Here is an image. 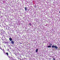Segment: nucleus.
<instances>
[{
	"instance_id": "1",
	"label": "nucleus",
	"mask_w": 60,
	"mask_h": 60,
	"mask_svg": "<svg viewBox=\"0 0 60 60\" xmlns=\"http://www.w3.org/2000/svg\"><path fill=\"white\" fill-rule=\"evenodd\" d=\"M52 48H55V49H57L58 48V47H57L56 46V45L55 46L54 45H53L52 46Z\"/></svg>"
},
{
	"instance_id": "2",
	"label": "nucleus",
	"mask_w": 60,
	"mask_h": 60,
	"mask_svg": "<svg viewBox=\"0 0 60 60\" xmlns=\"http://www.w3.org/2000/svg\"><path fill=\"white\" fill-rule=\"evenodd\" d=\"M9 40L10 41H12V38H9Z\"/></svg>"
},
{
	"instance_id": "3",
	"label": "nucleus",
	"mask_w": 60,
	"mask_h": 60,
	"mask_svg": "<svg viewBox=\"0 0 60 60\" xmlns=\"http://www.w3.org/2000/svg\"><path fill=\"white\" fill-rule=\"evenodd\" d=\"M11 43L13 44H14V41H11Z\"/></svg>"
},
{
	"instance_id": "4",
	"label": "nucleus",
	"mask_w": 60,
	"mask_h": 60,
	"mask_svg": "<svg viewBox=\"0 0 60 60\" xmlns=\"http://www.w3.org/2000/svg\"><path fill=\"white\" fill-rule=\"evenodd\" d=\"M25 10L26 11H27V8L26 7H25Z\"/></svg>"
},
{
	"instance_id": "5",
	"label": "nucleus",
	"mask_w": 60,
	"mask_h": 60,
	"mask_svg": "<svg viewBox=\"0 0 60 60\" xmlns=\"http://www.w3.org/2000/svg\"><path fill=\"white\" fill-rule=\"evenodd\" d=\"M48 48H51V46L50 45H49V46H48Z\"/></svg>"
},
{
	"instance_id": "6",
	"label": "nucleus",
	"mask_w": 60,
	"mask_h": 60,
	"mask_svg": "<svg viewBox=\"0 0 60 60\" xmlns=\"http://www.w3.org/2000/svg\"><path fill=\"white\" fill-rule=\"evenodd\" d=\"M36 52H38V49H36Z\"/></svg>"
},
{
	"instance_id": "7",
	"label": "nucleus",
	"mask_w": 60,
	"mask_h": 60,
	"mask_svg": "<svg viewBox=\"0 0 60 60\" xmlns=\"http://www.w3.org/2000/svg\"><path fill=\"white\" fill-rule=\"evenodd\" d=\"M49 45L50 46H52V44L51 43Z\"/></svg>"
},
{
	"instance_id": "8",
	"label": "nucleus",
	"mask_w": 60,
	"mask_h": 60,
	"mask_svg": "<svg viewBox=\"0 0 60 60\" xmlns=\"http://www.w3.org/2000/svg\"><path fill=\"white\" fill-rule=\"evenodd\" d=\"M6 54L7 55V56H8V52H7L6 53Z\"/></svg>"
},
{
	"instance_id": "9",
	"label": "nucleus",
	"mask_w": 60,
	"mask_h": 60,
	"mask_svg": "<svg viewBox=\"0 0 60 60\" xmlns=\"http://www.w3.org/2000/svg\"><path fill=\"white\" fill-rule=\"evenodd\" d=\"M53 60H55L56 59H55L54 58H53Z\"/></svg>"
},
{
	"instance_id": "10",
	"label": "nucleus",
	"mask_w": 60,
	"mask_h": 60,
	"mask_svg": "<svg viewBox=\"0 0 60 60\" xmlns=\"http://www.w3.org/2000/svg\"><path fill=\"white\" fill-rule=\"evenodd\" d=\"M30 26H31V23H30Z\"/></svg>"
},
{
	"instance_id": "11",
	"label": "nucleus",
	"mask_w": 60,
	"mask_h": 60,
	"mask_svg": "<svg viewBox=\"0 0 60 60\" xmlns=\"http://www.w3.org/2000/svg\"><path fill=\"white\" fill-rule=\"evenodd\" d=\"M20 44H22V43H20Z\"/></svg>"
},
{
	"instance_id": "12",
	"label": "nucleus",
	"mask_w": 60,
	"mask_h": 60,
	"mask_svg": "<svg viewBox=\"0 0 60 60\" xmlns=\"http://www.w3.org/2000/svg\"><path fill=\"white\" fill-rule=\"evenodd\" d=\"M18 59H19V58L18 57Z\"/></svg>"
},
{
	"instance_id": "13",
	"label": "nucleus",
	"mask_w": 60,
	"mask_h": 60,
	"mask_svg": "<svg viewBox=\"0 0 60 60\" xmlns=\"http://www.w3.org/2000/svg\"><path fill=\"white\" fill-rule=\"evenodd\" d=\"M0 49H1V48H0Z\"/></svg>"
},
{
	"instance_id": "14",
	"label": "nucleus",
	"mask_w": 60,
	"mask_h": 60,
	"mask_svg": "<svg viewBox=\"0 0 60 60\" xmlns=\"http://www.w3.org/2000/svg\"><path fill=\"white\" fill-rule=\"evenodd\" d=\"M59 12H60V11Z\"/></svg>"
}]
</instances>
